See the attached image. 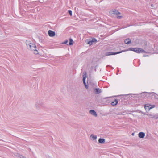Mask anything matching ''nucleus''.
Returning <instances> with one entry per match:
<instances>
[{
    "instance_id": "obj_1",
    "label": "nucleus",
    "mask_w": 158,
    "mask_h": 158,
    "mask_svg": "<svg viewBox=\"0 0 158 158\" xmlns=\"http://www.w3.org/2000/svg\"><path fill=\"white\" fill-rule=\"evenodd\" d=\"M26 44L28 49L33 51L34 54H38V51L36 50V47L35 44L31 43V41L27 40L26 41Z\"/></svg>"
},
{
    "instance_id": "obj_2",
    "label": "nucleus",
    "mask_w": 158,
    "mask_h": 158,
    "mask_svg": "<svg viewBox=\"0 0 158 158\" xmlns=\"http://www.w3.org/2000/svg\"><path fill=\"white\" fill-rule=\"evenodd\" d=\"M128 50L132 51L138 53H145V51L143 49L140 48H130L128 49Z\"/></svg>"
},
{
    "instance_id": "obj_3",
    "label": "nucleus",
    "mask_w": 158,
    "mask_h": 158,
    "mask_svg": "<svg viewBox=\"0 0 158 158\" xmlns=\"http://www.w3.org/2000/svg\"><path fill=\"white\" fill-rule=\"evenodd\" d=\"M110 14H114L116 15L117 16V17L118 19H120L122 18V16H118V15H120L121 14L120 12H119L118 10H111L110 12Z\"/></svg>"
},
{
    "instance_id": "obj_4",
    "label": "nucleus",
    "mask_w": 158,
    "mask_h": 158,
    "mask_svg": "<svg viewBox=\"0 0 158 158\" xmlns=\"http://www.w3.org/2000/svg\"><path fill=\"white\" fill-rule=\"evenodd\" d=\"M44 104L43 102L41 101H38L36 102L35 106L36 108L39 109L41 107H43L44 106Z\"/></svg>"
},
{
    "instance_id": "obj_5",
    "label": "nucleus",
    "mask_w": 158,
    "mask_h": 158,
    "mask_svg": "<svg viewBox=\"0 0 158 158\" xmlns=\"http://www.w3.org/2000/svg\"><path fill=\"white\" fill-rule=\"evenodd\" d=\"M125 51H126V50H123L122 51L118 52H106V53L105 55L106 56H110V55H116V54L120 53L123 52H124Z\"/></svg>"
},
{
    "instance_id": "obj_6",
    "label": "nucleus",
    "mask_w": 158,
    "mask_h": 158,
    "mask_svg": "<svg viewBox=\"0 0 158 158\" xmlns=\"http://www.w3.org/2000/svg\"><path fill=\"white\" fill-rule=\"evenodd\" d=\"M151 105L148 104H146L144 105V108L146 110H148V111H149V110L152 108H154L155 107V106H152L150 107Z\"/></svg>"
},
{
    "instance_id": "obj_7",
    "label": "nucleus",
    "mask_w": 158,
    "mask_h": 158,
    "mask_svg": "<svg viewBox=\"0 0 158 158\" xmlns=\"http://www.w3.org/2000/svg\"><path fill=\"white\" fill-rule=\"evenodd\" d=\"M48 33L49 35L51 37L54 36L55 35V32L51 30H49L48 31Z\"/></svg>"
},
{
    "instance_id": "obj_8",
    "label": "nucleus",
    "mask_w": 158,
    "mask_h": 158,
    "mask_svg": "<svg viewBox=\"0 0 158 158\" xmlns=\"http://www.w3.org/2000/svg\"><path fill=\"white\" fill-rule=\"evenodd\" d=\"M89 113L90 114L94 116L95 117H96L97 116V114L96 112L94 110H90L89 111Z\"/></svg>"
},
{
    "instance_id": "obj_9",
    "label": "nucleus",
    "mask_w": 158,
    "mask_h": 158,
    "mask_svg": "<svg viewBox=\"0 0 158 158\" xmlns=\"http://www.w3.org/2000/svg\"><path fill=\"white\" fill-rule=\"evenodd\" d=\"M94 91L96 94H99L102 92L101 90L99 88L94 89Z\"/></svg>"
},
{
    "instance_id": "obj_10",
    "label": "nucleus",
    "mask_w": 158,
    "mask_h": 158,
    "mask_svg": "<svg viewBox=\"0 0 158 158\" xmlns=\"http://www.w3.org/2000/svg\"><path fill=\"white\" fill-rule=\"evenodd\" d=\"M145 135V133L143 132H140L138 134L139 137L140 138H143Z\"/></svg>"
},
{
    "instance_id": "obj_11",
    "label": "nucleus",
    "mask_w": 158,
    "mask_h": 158,
    "mask_svg": "<svg viewBox=\"0 0 158 158\" xmlns=\"http://www.w3.org/2000/svg\"><path fill=\"white\" fill-rule=\"evenodd\" d=\"M124 42L126 44H131V40L129 38L125 40Z\"/></svg>"
},
{
    "instance_id": "obj_12",
    "label": "nucleus",
    "mask_w": 158,
    "mask_h": 158,
    "mask_svg": "<svg viewBox=\"0 0 158 158\" xmlns=\"http://www.w3.org/2000/svg\"><path fill=\"white\" fill-rule=\"evenodd\" d=\"M118 102L117 99H115L113 102H112L111 105L112 106H115L118 103Z\"/></svg>"
},
{
    "instance_id": "obj_13",
    "label": "nucleus",
    "mask_w": 158,
    "mask_h": 158,
    "mask_svg": "<svg viewBox=\"0 0 158 158\" xmlns=\"http://www.w3.org/2000/svg\"><path fill=\"white\" fill-rule=\"evenodd\" d=\"M105 142V139L103 138H100L98 139V142L100 143H103Z\"/></svg>"
},
{
    "instance_id": "obj_14",
    "label": "nucleus",
    "mask_w": 158,
    "mask_h": 158,
    "mask_svg": "<svg viewBox=\"0 0 158 158\" xmlns=\"http://www.w3.org/2000/svg\"><path fill=\"white\" fill-rule=\"evenodd\" d=\"M90 137L93 139V140H95L97 139V136L96 135H94L93 134L91 135Z\"/></svg>"
},
{
    "instance_id": "obj_15",
    "label": "nucleus",
    "mask_w": 158,
    "mask_h": 158,
    "mask_svg": "<svg viewBox=\"0 0 158 158\" xmlns=\"http://www.w3.org/2000/svg\"><path fill=\"white\" fill-rule=\"evenodd\" d=\"M73 40L71 39H70L69 45H72L73 44Z\"/></svg>"
},
{
    "instance_id": "obj_16",
    "label": "nucleus",
    "mask_w": 158,
    "mask_h": 158,
    "mask_svg": "<svg viewBox=\"0 0 158 158\" xmlns=\"http://www.w3.org/2000/svg\"><path fill=\"white\" fill-rule=\"evenodd\" d=\"M147 115L150 118H153V116H154L153 115H152V114H147Z\"/></svg>"
},
{
    "instance_id": "obj_17",
    "label": "nucleus",
    "mask_w": 158,
    "mask_h": 158,
    "mask_svg": "<svg viewBox=\"0 0 158 158\" xmlns=\"http://www.w3.org/2000/svg\"><path fill=\"white\" fill-rule=\"evenodd\" d=\"M86 75H83V82H85V80L86 78Z\"/></svg>"
},
{
    "instance_id": "obj_18",
    "label": "nucleus",
    "mask_w": 158,
    "mask_h": 158,
    "mask_svg": "<svg viewBox=\"0 0 158 158\" xmlns=\"http://www.w3.org/2000/svg\"><path fill=\"white\" fill-rule=\"evenodd\" d=\"M91 40L93 43H94L97 41L96 39L94 38L92 39Z\"/></svg>"
},
{
    "instance_id": "obj_19",
    "label": "nucleus",
    "mask_w": 158,
    "mask_h": 158,
    "mask_svg": "<svg viewBox=\"0 0 158 158\" xmlns=\"http://www.w3.org/2000/svg\"><path fill=\"white\" fill-rule=\"evenodd\" d=\"M83 82V83L84 84V85H85V88L86 89H87L88 88V85H87L86 83L85 82Z\"/></svg>"
},
{
    "instance_id": "obj_20",
    "label": "nucleus",
    "mask_w": 158,
    "mask_h": 158,
    "mask_svg": "<svg viewBox=\"0 0 158 158\" xmlns=\"http://www.w3.org/2000/svg\"><path fill=\"white\" fill-rule=\"evenodd\" d=\"M156 119H158V115H154L153 118Z\"/></svg>"
},
{
    "instance_id": "obj_21",
    "label": "nucleus",
    "mask_w": 158,
    "mask_h": 158,
    "mask_svg": "<svg viewBox=\"0 0 158 158\" xmlns=\"http://www.w3.org/2000/svg\"><path fill=\"white\" fill-rule=\"evenodd\" d=\"M87 43L89 44L90 45H91L93 44V42L91 41V40H90V41H88Z\"/></svg>"
},
{
    "instance_id": "obj_22",
    "label": "nucleus",
    "mask_w": 158,
    "mask_h": 158,
    "mask_svg": "<svg viewBox=\"0 0 158 158\" xmlns=\"http://www.w3.org/2000/svg\"><path fill=\"white\" fill-rule=\"evenodd\" d=\"M69 13L70 15V16L72 15V11L70 10H68Z\"/></svg>"
},
{
    "instance_id": "obj_23",
    "label": "nucleus",
    "mask_w": 158,
    "mask_h": 158,
    "mask_svg": "<svg viewBox=\"0 0 158 158\" xmlns=\"http://www.w3.org/2000/svg\"><path fill=\"white\" fill-rule=\"evenodd\" d=\"M68 42V40H66L63 43L64 44H66Z\"/></svg>"
},
{
    "instance_id": "obj_24",
    "label": "nucleus",
    "mask_w": 158,
    "mask_h": 158,
    "mask_svg": "<svg viewBox=\"0 0 158 158\" xmlns=\"http://www.w3.org/2000/svg\"><path fill=\"white\" fill-rule=\"evenodd\" d=\"M20 158H26L23 156H20Z\"/></svg>"
},
{
    "instance_id": "obj_25",
    "label": "nucleus",
    "mask_w": 158,
    "mask_h": 158,
    "mask_svg": "<svg viewBox=\"0 0 158 158\" xmlns=\"http://www.w3.org/2000/svg\"><path fill=\"white\" fill-rule=\"evenodd\" d=\"M117 115H122L123 114L122 113H118L117 114H116Z\"/></svg>"
},
{
    "instance_id": "obj_26",
    "label": "nucleus",
    "mask_w": 158,
    "mask_h": 158,
    "mask_svg": "<svg viewBox=\"0 0 158 158\" xmlns=\"http://www.w3.org/2000/svg\"><path fill=\"white\" fill-rule=\"evenodd\" d=\"M151 6L152 7H153V4H151Z\"/></svg>"
},
{
    "instance_id": "obj_27",
    "label": "nucleus",
    "mask_w": 158,
    "mask_h": 158,
    "mask_svg": "<svg viewBox=\"0 0 158 158\" xmlns=\"http://www.w3.org/2000/svg\"><path fill=\"white\" fill-rule=\"evenodd\" d=\"M134 135V133H132V135Z\"/></svg>"
}]
</instances>
